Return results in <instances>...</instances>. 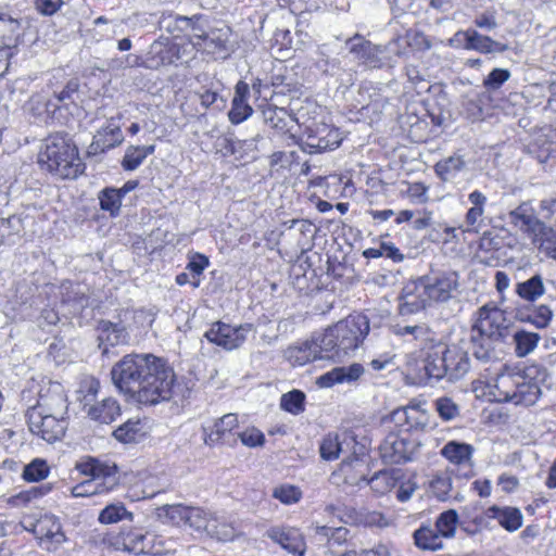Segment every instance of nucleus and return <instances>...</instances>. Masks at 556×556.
I'll return each instance as SVG.
<instances>
[{
    "mask_svg": "<svg viewBox=\"0 0 556 556\" xmlns=\"http://www.w3.org/2000/svg\"><path fill=\"white\" fill-rule=\"evenodd\" d=\"M252 114L253 109L248 101L232 99L231 109L228 112V118L231 124L238 125L247 121Z\"/></svg>",
    "mask_w": 556,
    "mask_h": 556,
    "instance_id": "4d7b16f0",
    "label": "nucleus"
},
{
    "mask_svg": "<svg viewBox=\"0 0 556 556\" xmlns=\"http://www.w3.org/2000/svg\"><path fill=\"white\" fill-rule=\"evenodd\" d=\"M111 490H104V485L100 482H94L89 479H86L81 481L80 483L76 484L72 488V495L74 497H85V496H92L96 494H103L108 493Z\"/></svg>",
    "mask_w": 556,
    "mask_h": 556,
    "instance_id": "13d9d810",
    "label": "nucleus"
},
{
    "mask_svg": "<svg viewBox=\"0 0 556 556\" xmlns=\"http://www.w3.org/2000/svg\"><path fill=\"white\" fill-rule=\"evenodd\" d=\"M273 497L285 505H292L302 498V491L293 484H281L274 489Z\"/></svg>",
    "mask_w": 556,
    "mask_h": 556,
    "instance_id": "864d4df0",
    "label": "nucleus"
},
{
    "mask_svg": "<svg viewBox=\"0 0 556 556\" xmlns=\"http://www.w3.org/2000/svg\"><path fill=\"white\" fill-rule=\"evenodd\" d=\"M364 374V367L361 364H352L350 366L336 367L317 379L320 388H331L339 383H352L361 378Z\"/></svg>",
    "mask_w": 556,
    "mask_h": 556,
    "instance_id": "412c9836",
    "label": "nucleus"
},
{
    "mask_svg": "<svg viewBox=\"0 0 556 556\" xmlns=\"http://www.w3.org/2000/svg\"><path fill=\"white\" fill-rule=\"evenodd\" d=\"M37 405L29 409H39L45 413L65 416L67 413V396L60 382L49 381L48 386L39 391Z\"/></svg>",
    "mask_w": 556,
    "mask_h": 556,
    "instance_id": "2eb2a0df",
    "label": "nucleus"
},
{
    "mask_svg": "<svg viewBox=\"0 0 556 556\" xmlns=\"http://www.w3.org/2000/svg\"><path fill=\"white\" fill-rule=\"evenodd\" d=\"M469 50H475L480 53L488 54L493 52H504L508 50V46L497 42L491 37L481 35L477 30L472 29Z\"/></svg>",
    "mask_w": 556,
    "mask_h": 556,
    "instance_id": "a18cd8bd",
    "label": "nucleus"
},
{
    "mask_svg": "<svg viewBox=\"0 0 556 556\" xmlns=\"http://www.w3.org/2000/svg\"><path fill=\"white\" fill-rule=\"evenodd\" d=\"M154 535L144 534L139 530H130L123 538L124 549L134 554H160L161 548H154L152 541Z\"/></svg>",
    "mask_w": 556,
    "mask_h": 556,
    "instance_id": "bb28decb",
    "label": "nucleus"
},
{
    "mask_svg": "<svg viewBox=\"0 0 556 556\" xmlns=\"http://www.w3.org/2000/svg\"><path fill=\"white\" fill-rule=\"evenodd\" d=\"M346 46L350 52L353 53L358 61L365 64H372L379 52L376 46L365 40L361 36H355L354 38L350 39L346 42Z\"/></svg>",
    "mask_w": 556,
    "mask_h": 556,
    "instance_id": "72a5a7b5",
    "label": "nucleus"
},
{
    "mask_svg": "<svg viewBox=\"0 0 556 556\" xmlns=\"http://www.w3.org/2000/svg\"><path fill=\"white\" fill-rule=\"evenodd\" d=\"M113 384L128 401L156 405L173 397L176 376L167 362L153 354H128L111 370Z\"/></svg>",
    "mask_w": 556,
    "mask_h": 556,
    "instance_id": "f03ea898",
    "label": "nucleus"
},
{
    "mask_svg": "<svg viewBox=\"0 0 556 556\" xmlns=\"http://www.w3.org/2000/svg\"><path fill=\"white\" fill-rule=\"evenodd\" d=\"M187 513L188 506L182 504L164 505L156 509L160 519L178 527L185 526Z\"/></svg>",
    "mask_w": 556,
    "mask_h": 556,
    "instance_id": "de8ad7c7",
    "label": "nucleus"
},
{
    "mask_svg": "<svg viewBox=\"0 0 556 556\" xmlns=\"http://www.w3.org/2000/svg\"><path fill=\"white\" fill-rule=\"evenodd\" d=\"M150 53L153 55V61L156 66L170 65L180 59L179 46L176 43L154 42L151 46Z\"/></svg>",
    "mask_w": 556,
    "mask_h": 556,
    "instance_id": "4c0bfd02",
    "label": "nucleus"
},
{
    "mask_svg": "<svg viewBox=\"0 0 556 556\" xmlns=\"http://www.w3.org/2000/svg\"><path fill=\"white\" fill-rule=\"evenodd\" d=\"M252 329L253 326L251 324L233 326L223 321H216L204 336L210 342L226 351H232L240 348L245 342Z\"/></svg>",
    "mask_w": 556,
    "mask_h": 556,
    "instance_id": "1a4fd4ad",
    "label": "nucleus"
},
{
    "mask_svg": "<svg viewBox=\"0 0 556 556\" xmlns=\"http://www.w3.org/2000/svg\"><path fill=\"white\" fill-rule=\"evenodd\" d=\"M399 301L401 315H412L425 309L429 301L424 292L421 279L407 282L402 289Z\"/></svg>",
    "mask_w": 556,
    "mask_h": 556,
    "instance_id": "a211bd4d",
    "label": "nucleus"
},
{
    "mask_svg": "<svg viewBox=\"0 0 556 556\" xmlns=\"http://www.w3.org/2000/svg\"><path fill=\"white\" fill-rule=\"evenodd\" d=\"M99 348L103 354L109 352L111 346L124 344L128 340V333L122 325L102 320L98 326Z\"/></svg>",
    "mask_w": 556,
    "mask_h": 556,
    "instance_id": "b1692460",
    "label": "nucleus"
},
{
    "mask_svg": "<svg viewBox=\"0 0 556 556\" xmlns=\"http://www.w3.org/2000/svg\"><path fill=\"white\" fill-rule=\"evenodd\" d=\"M369 332L365 315H349L321 334V348L329 351L330 361L340 362L355 351Z\"/></svg>",
    "mask_w": 556,
    "mask_h": 556,
    "instance_id": "39448f33",
    "label": "nucleus"
},
{
    "mask_svg": "<svg viewBox=\"0 0 556 556\" xmlns=\"http://www.w3.org/2000/svg\"><path fill=\"white\" fill-rule=\"evenodd\" d=\"M430 486L435 497L445 501L452 490V478L446 475L437 476L431 481Z\"/></svg>",
    "mask_w": 556,
    "mask_h": 556,
    "instance_id": "0e129e2a",
    "label": "nucleus"
},
{
    "mask_svg": "<svg viewBox=\"0 0 556 556\" xmlns=\"http://www.w3.org/2000/svg\"><path fill=\"white\" fill-rule=\"evenodd\" d=\"M41 168L62 179L77 178L85 169L78 150L65 136H49L38 155Z\"/></svg>",
    "mask_w": 556,
    "mask_h": 556,
    "instance_id": "20e7f679",
    "label": "nucleus"
},
{
    "mask_svg": "<svg viewBox=\"0 0 556 556\" xmlns=\"http://www.w3.org/2000/svg\"><path fill=\"white\" fill-rule=\"evenodd\" d=\"M466 167V162L462 155H452L439 161L435 166L437 175L444 181H450L463 172Z\"/></svg>",
    "mask_w": 556,
    "mask_h": 556,
    "instance_id": "f704fd0d",
    "label": "nucleus"
},
{
    "mask_svg": "<svg viewBox=\"0 0 556 556\" xmlns=\"http://www.w3.org/2000/svg\"><path fill=\"white\" fill-rule=\"evenodd\" d=\"M446 376L450 381L463 378L470 368L469 356L463 350L444 345Z\"/></svg>",
    "mask_w": 556,
    "mask_h": 556,
    "instance_id": "5701e85b",
    "label": "nucleus"
},
{
    "mask_svg": "<svg viewBox=\"0 0 556 556\" xmlns=\"http://www.w3.org/2000/svg\"><path fill=\"white\" fill-rule=\"evenodd\" d=\"M516 293L528 302H534L545 293L541 275H534L526 281L516 285Z\"/></svg>",
    "mask_w": 556,
    "mask_h": 556,
    "instance_id": "e433bc0d",
    "label": "nucleus"
},
{
    "mask_svg": "<svg viewBox=\"0 0 556 556\" xmlns=\"http://www.w3.org/2000/svg\"><path fill=\"white\" fill-rule=\"evenodd\" d=\"M100 206L104 211H109L112 215L116 214L122 204L121 190L106 188L99 195Z\"/></svg>",
    "mask_w": 556,
    "mask_h": 556,
    "instance_id": "6e6d98bb",
    "label": "nucleus"
},
{
    "mask_svg": "<svg viewBox=\"0 0 556 556\" xmlns=\"http://www.w3.org/2000/svg\"><path fill=\"white\" fill-rule=\"evenodd\" d=\"M225 149L231 155L242 157L245 152H253L256 149V139H225Z\"/></svg>",
    "mask_w": 556,
    "mask_h": 556,
    "instance_id": "bf43d9fd",
    "label": "nucleus"
},
{
    "mask_svg": "<svg viewBox=\"0 0 556 556\" xmlns=\"http://www.w3.org/2000/svg\"><path fill=\"white\" fill-rule=\"evenodd\" d=\"M513 340L515 343V354L518 357H526L536 349L541 337L535 332L518 330L514 333Z\"/></svg>",
    "mask_w": 556,
    "mask_h": 556,
    "instance_id": "79ce46f5",
    "label": "nucleus"
},
{
    "mask_svg": "<svg viewBox=\"0 0 556 556\" xmlns=\"http://www.w3.org/2000/svg\"><path fill=\"white\" fill-rule=\"evenodd\" d=\"M329 351L321 348V336L317 339L307 340L289 346L285 351V358L292 366H304L316 359H330Z\"/></svg>",
    "mask_w": 556,
    "mask_h": 556,
    "instance_id": "4468645a",
    "label": "nucleus"
},
{
    "mask_svg": "<svg viewBox=\"0 0 556 556\" xmlns=\"http://www.w3.org/2000/svg\"><path fill=\"white\" fill-rule=\"evenodd\" d=\"M238 428V417L236 414H225L215 420L210 427H203L204 442L207 445L217 443H235L233 430Z\"/></svg>",
    "mask_w": 556,
    "mask_h": 556,
    "instance_id": "dca6fc26",
    "label": "nucleus"
},
{
    "mask_svg": "<svg viewBox=\"0 0 556 556\" xmlns=\"http://www.w3.org/2000/svg\"><path fill=\"white\" fill-rule=\"evenodd\" d=\"M354 443V440L350 435H344L340 439L337 433L327 434L319 446L320 456L325 460H334L339 458L340 454L344 452L345 447H349Z\"/></svg>",
    "mask_w": 556,
    "mask_h": 556,
    "instance_id": "7c9ffc66",
    "label": "nucleus"
},
{
    "mask_svg": "<svg viewBox=\"0 0 556 556\" xmlns=\"http://www.w3.org/2000/svg\"><path fill=\"white\" fill-rule=\"evenodd\" d=\"M268 536L281 545L282 548L295 556H303L305 553V542L302 535L294 529L273 528L267 532Z\"/></svg>",
    "mask_w": 556,
    "mask_h": 556,
    "instance_id": "393cba45",
    "label": "nucleus"
},
{
    "mask_svg": "<svg viewBox=\"0 0 556 556\" xmlns=\"http://www.w3.org/2000/svg\"><path fill=\"white\" fill-rule=\"evenodd\" d=\"M507 330L508 319L503 309L490 303L480 307L470 330L475 357L483 362L491 359L493 343L504 339Z\"/></svg>",
    "mask_w": 556,
    "mask_h": 556,
    "instance_id": "7ed1b4c3",
    "label": "nucleus"
},
{
    "mask_svg": "<svg viewBox=\"0 0 556 556\" xmlns=\"http://www.w3.org/2000/svg\"><path fill=\"white\" fill-rule=\"evenodd\" d=\"M391 420L403 432L422 429L427 422L426 413L418 405L400 407L392 412Z\"/></svg>",
    "mask_w": 556,
    "mask_h": 556,
    "instance_id": "6ab92c4d",
    "label": "nucleus"
},
{
    "mask_svg": "<svg viewBox=\"0 0 556 556\" xmlns=\"http://www.w3.org/2000/svg\"><path fill=\"white\" fill-rule=\"evenodd\" d=\"M142 427L139 419H129L114 431V437L121 442L136 441Z\"/></svg>",
    "mask_w": 556,
    "mask_h": 556,
    "instance_id": "5fc2aeb1",
    "label": "nucleus"
},
{
    "mask_svg": "<svg viewBox=\"0 0 556 556\" xmlns=\"http://www.w3.org/2000/svg\"><path fill=\"white\" fill-rule=\"evenodd\" d=\"M485 518L495 519L508 532L520 529L523 521L520 509L511 506L493 505L485 510Z\"/></svg>",
    "mask_w": 556,
    "mask_h": 556,
    "instance_id": "4be33fe9",
    "label": "nucleus"
},
{
    "mask_svg": "<svg viewBox=\"0 0 556 556\" xmlns=\"http://www.w3.org/2000/svg\"><path fill=\"white\" fill-rule=\"evenodd\" d=\"M238 438L243 445L248 447L262 446L265 442L263 432L254 427L248 428L242 432L238 433Z\"/></svg>",
    "mask_w": 556,
    "mask_h": 556,
    "instance_id": "69168bd1",
    "label": "nucleus"
},
{
    "mask_svg": "<svg viewBox=\"0 0 556 556\" xmlns=\"http://www.w3.org/2000/svg\"><path fill=\"white\" fill-rule=\"evenodd\" d=\"M210 265L208 258L202 254H195L191 257L187 265V269L192 275V282L191 285L194 288H198L200 286V276L204 271V269Z\"/></svg>",
    "mask_w": 556,
    "mask_h": 556,
    "instance_id": "680f3d73",
    "label": "nucleus"
},
{
    "mask_svg": "<svg viewBox=\"0 0 556 556\" xmlns=\"http://www.w3.org/2000/svg\"><path fill=\"white\" fill-rule=\"evenodd\" d=\"M522 380L521 377H516L510 374H501L497 375L495 382L493 395L498 402H510L511 394L514 393V389H516Z\"/></svg>",
    "mask_w": 556,
    "mask_h": 556,
    "instance_id": "a19ab883",
    "label": "nucleus"
},
{
    "mask_svg": "<svg viewBox=\"0 0 556 556\" xmlns=\"http://www.w3.org/2000/svg\"><path fill=\"white\" fill-rule=\"evenodd\" d=\"M414 544L421 551L437 552L444 548L443 540L430 523H422L413 533Z\"/></svg>",
    "mask_w": 556,
    "mask_h": 556,
    "instance_id": "c85d7f7f",
    "label": "nucleus"
},
{
    "mask_svg": "<svg viewBox=\"0 0 556 556\" xmlns=\"http://www.w3.org/2000/svg\"><path fill=\"white\" fill-rule=\"evenodd\" d=\"M155 151V146H129L124 154L122 160V167L125 170H135L137 169L148 155L153 154Z\"/></svg>",
    "mask_w": 556,
    "mask_h": 556,
    "instance_id": "c9c22d12",
    "label": "nucleus"
},
{
    "mask_svg": "<svg viewBox=\"0 0 556 556\" xmlns=\"http://www.w3.org/2000/svg\"><path fill=\"white\" fill-rule=\"evenodd\" d=\"M121 415V406L115 399L108 397L92 405L88 409V416L101 424H111Z\"/></svg>",
    "mask_w": 556,
    "mask_h": 556,
    "instance_id": "2f4dec72",
    "label": "nucleus"
},
{
    "mask_svg": "<svg viewBox=\"0 0 556 556\" xmlns=\"http://www.w3.org/2000/svg\"><path fill=\"white\" fill-rule=\"evenodd\" d=\"M473 452L472 445L453 440L441 448L440 454L453 465L466 466L471 463Z\"/></svg>",
    "mask_w": 556,
    "mask_h": 556,
    "instance_id": "cd10ccee",
    "label": "nucleus"
},
{
    "mask_svg": "<svg viewBox=\"0 0 556 556\" xmlns=\"http://www.w3.org/2000/svg\"><path fill=\"white\" fill-rule=\"evenodd\" d=\"M540 394V388L535 383H531L522 379L518 387L514 389V393L510 395V403H514L515 405L531 406L536 403Z\"/></svg>",
    "mask_w": 556,
    "mask_h": 556,
    "instance_id": "58836bf2",
    "label": "nucleus"
},
{
    "mask_svg": "<svg viewBox=\"0 0 556 556\" xmlns=\"http://www.w3.org/2000/svg\"><path fill=\"white\" fill-rule=\"evenodd\" d=\"M185 526L198 532L204 531L219 541H229L235 536V529L231 526L219 522L213 513L201 507L188 506Z\"/></svg>",
    "mask_w": 556,
    "mask_h": 556,
    "instance_id": "423d86ee",
    "label": "nucleus"
},
{
    "mask_svg": "<svg viewBox=\"0 0 556 556\" xmlns=\"http://www.w3.org/2000/svg\"><path fill=\"white\" fill-rule=\"evenodd\" d=\"M124 140L121 127L112 122L102 127L93 137L90 148L94 152H104L119 146Z\"/></svg>",
    "mask_w": 556,
    "mask_h": 556,
    "instance_id": "a878e982",
    "label": "nucleus"
},
{
    "mask_svg": "<svg viewBox=\"0 0 556 556\" xmlns=\"http://www.w3.org/2000/svg\"><path fill=\"white\" fill-rule=\"evenodd\" d=\"M420 279L429 304L448 301L459 285L458 275L454 271L433 274Z\"/></svg>",
    "mask_w": 556,
    "mask_h": 556,
    "instance_id": "f8f14e48",
    "label": "nucleus"
},
{
    "mask_svg": "<svg viewBox=\"0 0 556 556\" xmlns=\"http://www.w3.org/2000/svg\"><path fill=\"white\" fill-rule=\"evenodd\" d=\"M407 45L419 51L430 50L432 43L430 39L421 31H407Z\"/></svg>",
    "mask_w": 556,
    "mask_h": 556,
    "instance_id": "338daca9",
    "label": "nucleus"
},
{
    "mask_svg": "<svg viewBox=\"0 0 556 556\" xmlns=\"http://www.w3.org/2000/svg\"><path fill=\"white\" fill-rule=\"evenodd\" d=\"M27 420L30 432L48 443L61 440L68 426L65 416L49 414L39 409H28Z\"/></svg>",
    "mask_w": 556,
    "mask_h": 556,
    "instance_id": "0eeeda50",
    "label": "nucleus"
},
{
    "mask_svg": "<svg viewBox=\"0 0 556 556\" xmlns=\"http://www.w3.org/2000/svg\"><path fill=\"white\" fill-rule=\"evenodd\" d=\"M468 201L471 207L467 211L464 225L460 228L463 232L478 233L483 226V215L488 199L481 191L473 190L468 194Z\"/></svg>",
    "mask_w": 556,
    "mask_h": 556,
    "instance_id": "aec40b11",
    "label": "nucleus"
},
{
    "mask_svg": "<svg viewBox=\"0 0 556 556\" xmlns=\"http://www.w3.org/2000/svg\"><path fill=\"white\" fill-rule=\"evenodd\" d=\"M435 409L445 421L453 420L459 415L458 405L452 399L445 396L435 401Z\"/></svg>",
    "mask_w": 556,
    "mask_h": 556,
    "instance_id": "052dcab7",
    "label": "nucleus"
},
{
    "mask_svg": "<svg viewBox=\"0 0 556 556\" xmlns=\"http://www.w3.org/2000/svg\"><path fill=\"white\" fill-rule=\"evenodd\" d=\"M399 482L396 473L393 471H379L370 480L369 485L372 491L379 494H386L393 490Z\"/></svg>",
    "mask_w": 556,
    "mask_h": 556,
    "instance_id": "8fccbe9b",
    "label": "nucleus"
},
{
    "mask_svg": "<svg viewBox=\"0 0 556 556\" xmlns=\"http://www.w3.org/2000/svg\"><path fill=\"white\" fill-rule=\"evenodd\" d=\"M280 407L292 415L303 413L305 409V394L300 390L283 394L280 400Z\"/></svg>",
    "mask_w": 556,
    "mask_h": 556,
    "instance_id": "3c124183",
    "label": "nucleus"
},
{
    "mask_svg": "<svg viewBox=\"0 0 556 556\" xmlns=\"http://www.w3.org/2000/svg\"><path fill=\"white\" fill-rule=\"evenodd\" d=\"M75 469L89 480L102 483L104 490H113L118 483L117 467L91 456L80 458Z\"/></svg>",
    "mask_w": 556,
    "mask_h": 556,
    "instance_id": "9b49d317",
    "label": "nucleus"
},
{
    "mask_svg": "<svg viewBox=\"0 0 556 556\" xmlns=\"http://www.w3.org/2000/svg\"><path fill=\"white\" fill-rule=\"evenodd\" d=\"M361 556H395V548L391 543L379 542L370 548L362 549Z\"/></svg>",
    "mask_w": 556,
    "mask_h": 556,
    "instance_id": "774afa93",
    "label": "nucleus"
},
{
    "mask_svg": "<svg viewBox=\"0 0 556 556\" xmlns=\"http://www.w3.org/2000/svg\"><path fill=\"white\" fill-rule=\"evenodd\" d=\"M342 141L341 132L338 128L327 124L313 123L306 127L303 144L309 153H320L337 149Z\"/></svg>",
    "mask_w": 556,
    "mask_h": 556,
    "instance_id": "9d476101",
    "label": "nucleus"
},
{
    "mask_svg": "<svg viewBox=\"0 0 556 556\" xmlns=\"http://www.w3.org/2000/svg\"><path fill=\"white\" fill-rule=\"evenodd\" d=\"M422 350L429 351L424 361L425 376L422 379H425V383L439 381L446 376L444 344L435 338Z\"/></svg>",
    "mask_w": 556,
    "mask_h": 556,
    "instance_id": "f3484780",
    "label": "nucleus"
},
{
    "mask_svg": "<svg viewBox=\"0 0 556 556\" xmlns=\"http://www.w3.org/2000/svg\"><path fill=\"white\" fill-rule=\"evenodd\" d=\"M52 490L51 483H46L37 486H31L27 490L21 491L14 495L8 497L7 503L11 507H25L35 500H38Z\"/></svg>",
    "mask_w": 556,
    "mask_h": 556,
    "instance_id": "473e14b6",
    "label": "nucleus"
},
{
    "mask_svg": "<svg viewBox=\"0 0 556 556\" xmlns=\"http://www.w3.org/2000/svg\"><path fill=\"white\" fill-rule=\"evenodd\" d=\"M34 532L40 536L41 540L52 543L55 546L65 541V534L62 531L61 523L53 516H45L35 526Z\"/></svg>",
    "mask_w": 556,
    "mask_h": 556,
    "instance_id": "c756f323",
    "label": "nucleus"
},
{
    "mask_svg": "<svg viewBox=\"0 0 556 556\" xmlns=\"http://www.w3.org/2000/svg\"><path fill=\"white\" fill-rule=\"evenodd\" d=\"M418 446L406 437L389 433L379 446L380 456L384 463L401 464L414 458Z\"/></svg>",
    "mask_w": 556,
    "mask_h": 556,
    "instance_id": "ddd939ff",
    "label": "nucleus"
},
{
    "mask_svg": "<svg viewBox=\"0 0 556 556\" xmlns=\"http://www.w3.org/2000/svg\"><path fill=\"white\" fill-rule=\"evenodd\" d=\"M394 333L400 337L412 336L421 349L437 338L435 333L426 325L397 326Z\"/></svg>",
    "mask_w": 556,
    "mask_h": 556,
    "instance_id": "37998d69",
    "label": "nucleus"
},
{
    "mask_svg": "<svg viewBox=\"0 0 556 556\" xmlns=\"http://www.w3.org/2000/svg\"><path fill=\"white\" fill-rule=\"evenodd\" d=\"M113 384L128 401L156 405L173 397L176 376L167 362L153 354H128L111 370Z\"/></svg>",
    "mask_w": 556,
    "mask_h": 556,
    "instance_id": "f257e3e1",
    "label": "nucleus"
},
{
    "mask_svg": "<svg viewBox=\"0 0 556 556\" xmlns=\"http://www.w3.org/2000/svg\"><path fill=\"white\" fill-rule=\"evenodd\" d=\"M521 321H527L534 325L536 328H546L553 317V312L547 305L535 306L531 312L519 311L517 313Z\"/></svg>",
    "mask_w": 556,
    "mask_h": 556,
    "instance_id": "49530a36",
    "label": "nucleus"
},
{
    "mask_svg": "<svg viewBox=\"0 0 556 556\" xmlns=\"http://www.w3.org/2000/svg\"><path fill=\"white\" fill-rule=\"evenodd\" d=\"M123 520L132 521L134 514L121 502L106 505L98 516V521L102 525L117 523Z\"/></svg>",
    "mask_w": 556,
    "mask_h": 556,
    "instance_id": "ea45409f",
    "label": "nucleus"
},
{
    "mask_svg": "<svg viewBox=\"0 0 556 556\" xmlns=\"http://www.w3.org/2000/svg\"><path fill=\"white\" fill-rule=\"evenodd\" d=\"M508 216L510 224L526 235L538 248L543 240L552 233L553 227L536 217L527 203H521L515 210L510 211Z\"/></svg>",
    "mask_w": 556,
    "mask_h": 556,
    "instance_id": "6e6552de",
    "label": "nucleus"
},
{
    "mask_svg": "<svg viewBox=\"0 0 556 556\" xmlns=\"http://www.w3.org/2000/svg\"><path fill=\"white\" fill-rule=\"evenodd\" d=\"M510 78V72L506 68H494L483 80L488 90L500 89Z\"/></svg>",
    "mask_w": 556,
    "mask_h": 556,
    "instance_id": "e2e57ef3",
    "label": "nucleus"
},
{
    "mask_svg": "<svg viewBox=\"0 0 556 556\" xmlns=\"http://www.w3.org/2000/svg\"><path fill=\"white\" fill-rule=\"evenodd\" d=\"M50 468L45 459L35 458L24 467L23 479L27 482H38L49 476Z\"/></svg>",
    "mask_w": 556,
    "mask_h": 556,
    "instance_id": "603ef678",
    "label": "nucleus"
},
{
    "mask_svg": "<svg viewBox=\"0 0 556 556\" xmlns=\"http://www.w3.org/2000/svg\"><path fill=\"white\" fill-rule=\"evenodd\" d=\"M458 521L457 511L455 509H448L438 516L434 529L442 540L453 539L456 534Z\"/></svg>",
    "mask_w": 556,
    "mask_h": 556,
    "instance_id": "c03bdc74",
    "label": "nucleus"
},
{
    "mask_svg": "<svg viewBox=\"0 0 556 556\" xmlns=\"http://www.w3.org/2000/svg\"><path fill=\"white\" fill-rule=\"evenodd\" d=\"M20 31V23L10 16L0 17V47L11 48L15 45Z\"/></svg>",
    "mask_w": 556,
    "mask_h": 556,
    "instance_id": "09e8293b",
    "label": "nucleus"
}]
</instances>
